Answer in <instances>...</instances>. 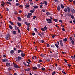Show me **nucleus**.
Listing matches in <instances>:
<instances>
[{
	"instance_id": "f8f14e48",
	"label": "nucleus",
	"mask_w": 75,
	"mask_h": 75,
	"mask_svg": "<svg viewBox=\"0 0 75 75\" xmlns=\"http://www.w3.org/2000/svg\"><path fill=\"white\" fill-rule=\"evenodd\" d=\"M25 24L26 25H27L28 27H29V25H30V23H29L25 22Z\"/></svg>"
},
{
	"instance_id": "423d86ee",
	"label": "nucleus",
	"mask_w": 75,
	"mask_h": 75,
	"mask_svg": "<svg viewBox=\"0 0 75 75\" xmlns=\"http://www.w3.org/2000/svg\"><path fill=\"white\" fill-rule=\"evenodd\" d=\"M14 67L16 69H18L19 68V66L18 65H17V64H14Z\"/></svg>"
},
{
	"instance_id": "e433bc0d",
	"label": "nucleus",
	"mask_w": 75,
	"mask_h": 75,
	"mask_svg": "<svg viewBox=\"0 0 75 75\" xmlns=\"http://www.w3.org/2000/svg\"><path fill=\"white\" fill-rule=\"evenodd\" d=\"M33 18L34 20H35V18H36V16H33Z\"/></svg>"
},
{
	"instance_id": "4468645a",
	"label": "nucleus",
	"mask_w": 75,
	"mask_h": 75,
	"mask_svg": "<svg viewBox=\"0 0 75 75\" xmlns=\"http://www.w3.org/2000/svg\"><path fill=\"white\" fill-rule=\"evenodd\" d=\"M62 40H63V41L66 42L67 41V38H65V39H62Z\"/></svg>"
},
{
	"instance_id": "72a5a7b5",
	"label": "nucleus",
	"mask_w": 75,
	"mask_h": 75,
	"mask_svg": "<svg viewBox=\"0 0 75 75\" xmlns=\"http://www.w3.org/2000/svg\"><path fill=\"white\" fill-rule=\"evenodd\" d=\"M18 19L19 20V21H21V18L20 17H18Z\"/></svg>"
},
{
	"instance_id": "13d9d810",
	"label": "nucleus",
	"mask_w": 75,
	"mask_h": 75,
	"mask_svg": "<svg viewBox=\"0 0 75 75\" xmlns=\"http://www.w3.org/2000/svg\"><path fill=\"white\" fill-rule=\"evenodd\" d=\"M28 14L30 16H32V13H28Z\"/></svg>"
},
{
	"instance_id": "603ef678",
	"label": "nucleus",
	"mask_w": 75,
	"mask_h": 75,
	"mask_svg": "<svg viewBox=\"0 0 75 75\" xmlns=\"http://www.w3.org/2000/svg\"><path fill=\"white\" fill-rule=\"evenodd\" d=\"M34 31L35 32H38V31L37 30V29H34Z\"/></svg>"
},
{
	"instance_id": "a19ab883",
	"label": "nucleus",
	"mask_w": 75,
	"mask_h": 75,
	"mask_svg": "<svg viewBox=\"0 0 75 75\" xmlns=\"http://www.w3.org/2000/svg\"><path fill=\"white\" fill-rule=\"evenodd\" d=\"M72 38L71 37H70V38H69V39L70 41L72 40Z\"/></svg>"
},
{
	"instance_id": "e2e57ef3",
	"label": "nucleus",
	"mask_w": 75,
	"mask_h": 75,
	"mask_svg": "<svg viewBox=\"0 0 75 75\" xmlns=\"http://www.w3.org/2000/svg\"><path fill=\"white\" fill-rule=\"evenodd\" d=\"M57 45H59V44H60V42H59L57 41Z\"/></svg>"
},
{
	"instance_id": "a18cd8bd",
	"label": "nucleus",
	"mask_w": 75,
	"mask_h": 75,
	"mask_svg": "<svg viewBox=\"0 0 75 75\" xmlns=\"http://www.w3.org/2000/svg\"><path fill=\"white\" fill-rule=\"evenodd\" d=\"M64 61H65V63H68L67 62V60L65 59H64Z\"/></svg>"
},
{
	"instance_id": "69168bd1",
	"label": "nucleus",
	"mask_w": 75,
	"mask_h": 75,
	"mask_svg": "<svg viewBox=\"0 0 75 75\" xmlns=\"http://www.w3.org/2000/svg\"><path fill=\"white\" fill-rule=\"evenodd\" d=\"M73 23H75V19H74V20L73 21Z\"/></svg>"
},
{
	"instance_id": "f704fd0d",
	"label": "nucleus",
	"mask_w": 75,
	"mask_h": 75,
	"mask_svg": "<svg viewBox=\"0 0 75 75\" xmlns=\"http://www.w3.org/2000/svg\"><path fill=\"white\" fill-rule=\"evenodd\" d=\"M56 74V72L54 71L52 73V75H54Z\"/></svg>"
},
{
	"instance_id": "a878e982",
	"label": "nucleus",
	"mask_w": 75,
	"mask_h": 75,
	"mask_svg": "<svg viewBox=\"0 0 75 75\" xmlns=\"http://www.w3.org/2000/svg\"><path fill=\"white\" fill-rule=\"evenodd\" d=\"M30 7V5H25V8H27V7Z\"/></svg>"
},
{
	"instance_id": "c756f323",
	"label": "nucleus",
	"mask_w": 75,
	"mask_h": 75,
	"mask_svg": "<svg viewBox=\"0 0 75 75\" xmlns=\"http://www.w3.org/2000/svg\"><path fill=\"white\" fill-rule=\"evenodd\" d=\"M44 3H45V5H47V4H48L47 2L46 1H44Z\"/></svg>"
},
{
	"instance_id": "5701e85b",
	"label": "nucleus",
	"mask_w": 75,
	"mask_h": 75,
	"mask_svg": "<svg viewBox=\"0 0 75 75\" xmlns=\"http://www.w3.org/2000/svg\"><path fill=\"white\" fill-rule=\"evenodd\" d=\"M40 56L44 58L45 57V55L43 54H40Z\"/></svg>"
},
{
	"instance_id": "4d7b16f0",
	"label": "nucleus",
	"mask_w": 75,
	"mask_h": 75,
	"mask_svg": "<svg viewBox=\"0 0 75 75\" xmlns=\"http://www.w3.org/2000/svg\"><path fill=\"white\" fill-rule=\"evenodd\" d=\"M61 53L64 54H65V53L64 52H61Z\"/></svg>"
},
{
	"instance_id": "f03ea898",
	"label": "nucleus",
	"mask_w": 75,
	"mask_h": 75,
	"mask_svg": "<svg viewBox=\"0 0 75 75\" xmlns=\"http://www.w3.org/2000/svg\"><path fill=\"white\" fill-rule=\"evenodd\" d=\"M10 36V34L9 33H8L6 35V37H5V38L6 40H9V37Z\"/></svg>"
},
{
	"instance_id": "3c124183",
	"label": "nucleus",
	"mask_w": 75,
	"mask_h": 75,
	"mask_svg": "<svg viewBox=\"0 0 75 75\" xmlns=\"http://www.w3.org/2000/svg\"><path fill=\"white\" fill-rule=\"evenodd\" d=\"M41 69L43 71H44L45 70V68L42 67V68Z\"/></svg>"
},
{
	"instance_id": "58836bf2",
	"label": "nucleus",
	"mask_w": 75,
	"mask_h": 75,
	"mask_svg": "<svg viewBox=\"0 0 75 75\" xmlns=\"http://www.w3.org/2000/svg\"><path fill=\"white\" fill-rule=\"evenodd\" d=\"M18 29V31L19 33H20L21 31H20V30L19 29Z\"/></svg>"
},
{
	"instance_id": "774afa93",
	"label": "nucleus",
	"mask_w": 75,
	"mask_h": 75,
	"mask_svg": "<svg viewBox=\"0 0 75 75\" xmlns=\"http://www.w3.org/2000/svg\"><path fill=\"white\" fill-rule=\"evenodd\" d=\"M62 30L64 31H65V29H62Z\"/></svg>"
},
{
	"instance_id": "9d476101",
	"label": "nucleus",
	"mask_w": 75,
	"mask_h": 75,
	"mask_svg": "<svg viewBox=\"0 0 75 75\" xmlns=\"http://www.w3.org/2000/svg\"><path fill=\"white\" fill-rule=\"evenodd\" d=\"M12 34L13 35H15L16 34V31H12Z\"/></svg>"
},
{
	"instance_id": "2f4dec72",
	"label": "nucleus",
	"mask_w": 75,
	"mask_h": 75,
	"mask_svg": "<svg viewBox=\"0 0 75 75\" xmlns=\"http://www.w3.org/2000/svg\"><path fill=\"white\" fill-rule=\"evenodd\" d=\"M35 33H32V35L33 36H35Z\"/></svg>"
},
{
	"instance_id": "ea45409f",
	"label": "nucleus",
	"mask_w": 75,
	"mask_h": 75,
	"mask_svg": "<svg viewBox=\"0 0 75 75\" xmlns=\"http://www.w3.org/2000/svg\"><path fill=\"white\" fill-rule=\"evenodd\" d=\"M54 21L55 22H57V21H58V19H54Z\"/></svg>"
},
{
	"instance_id": "c85d7f7f",
	"label": "nucleus",
	"mask_w": 75,
	"mask_h": 75,
	"mask_svg": "<svg viewBox=\"0 0 75 75\" xmlns=\"http://www.w3.org/2000/svg\"><path fill=\"white\" fill-rule=\"evenodd\" d=\"M20 4L18 3H16V6H19V5H20Z\"/></svg>"
},
{
	"instance_id": "864d4df0",
	"label": "nucleus",
	"mask_w": 75,
	"mask_h": 75,
	"mask_svg": "<svg viewBox=\"0 0 75 75\" xmlns=\"http://www.w3.org/2000/svg\"><path fill=\"white\" fill-rule=\"evenodd\" d=\"M6 11H9V9L8 8H7L6 9Z\"/></svg>"
},
{
	"instance_id": "2eb2a0df",
	"label": "nucleus",
	"mask_w": 75,
	"mask_h": 75,
	"mask_svg": "<svg viewBox=\"0 0 75 75\" xmlns=\"http://www.w3.org/2000/svg\"><path fill=\"white\" fill-rule=\"evenodd\" d=\"M57 9V10L58 11H60V10H61V8L60 7V6H58Z\"/></svg>"
},
{
	"instance_id": "6e6552de",
	"label": "nucleus",
	"mask_w": 75,
	"mask_h": 75,
	"mask_svg": "<svg viewBox=\"0 0 75 75\" xmlns=\"http://www.w3.org/2000/svg\"><path fill=\"white\" fill-rule=\"evenodd\" d=\"M10 63H8V62H7L5 64V65H6V66L7 67H8L10 66Z\"/></svg>"
},
{
	"instance_id": "473e14b6",
	"label": "nucleus",
	"mask_w": 75,
	"mask_h": 75,
	"mask_svg": "<svg viewBox=\"0 0 75 75\" xmlns=\"http://www.w3.org/2000/svg\"><path fill=\"white\" fill-rule=\"evenodd\" d=\"M17 24H18V25H19V26H21V23L19 22Z\"/></svg>"
},
{
	"instance_id": "1a4fd4ad",
	"label": "nucleus",
	"mask_w": 75,
	"mask_h": 75,
	"mask_svg": "<svg viewBox=\"0 0 75 75\" xmlns=\"http://www.w3.org/2000/svg\"><path fill=\"white\" fill-rule=\"evenodd\" d=\"M71 11L73 13H75V10L74 9H71Z\"/></svg>"
},
{
	"instance_id": "79ce46f5",
	"label": "nucleus",
	"mask_w": 75,
	"mask_h": 75,
	"mask_svg": "<svg viewBox=\"0 0 75 75\" xmlns=\"http://www.w3.org/2000/svg\"><path fill=\"white\" fill-rule=\"evenodd\" d=\"M49 44H47V45H46V47H49Z\"/></svg>"
},
{
	"instance_id": "49530a36",
	"label": "nucleus",
	"mask_w": 75,
	"mask_h": 75,
	"mask_svg": "<svg viewBox=\"0 0 75 75\" xmlns=\"http://www.w3.org/2000/svg\"><path fill=\"white\" fill-rule=\"evenodd\" d=\"M23 64H24V65L25 66H27V64H26V63H25V62H23Z\"/></svg>"
},
{
	"instance_id": "aec40b11",
	"label": "nucleus",
	"mask_w": 75,
	"mask_h": 75,
	"mask_svg": "<svg viewBox=\"0 0 75 75\" xmlns=\"http://www.w3.org/2000/svg\"><path fill=\"white\" fill-rule=\"evenodd\" d=\"M37 66L39 68H41V65L40 64H37Z\"/></svg>"
},
{
	"instance_id": "dca6fc26",
	"label": "nucleus",
	"mask_w": 75,
	"mask_h": 75,
	"mask_svg": "<svg viewBox=\"0 0 75 75\" xmlns=\"http://www.w3.org/2000/svg\"><path fill=\"white\" fill-rule=\"evenodd\" d=\"M61 8H62V9H63V8H64V5H62V4H61Z\"/></svg>"
},
{
	"instance_id": "bb28decb",
	"label": "nucleus",
	"mask_w": 75,
	"mask_h": 75,
	"mask_svg": "<svg viewBox=\"0 0 75 75\" xmlns=\"http://www.w3.org/2000/svg\"><path fill=\"white\" fill-rule=\"evenodd\" d=\"M37 69V67H33V70H35L36 69Z\"/></svg>"
},
{
	"instance_id": "20e7f679",
	"label": "nucleus",
	"mask_w": 75,
	"mask_h": 75,
	"mask_svg": "<svg viewBox=\"0 0 75 75\" xmlns=\"http://www.w3.org/2000/svg\"><path fill=\"white\" fill-rule=\"evenodd\" d=\"M46 20L47 21V22L48 23H52V22L51 21H52V20L50 19H46Z\"/></svg>"
},
{
	"instance_id": "8fccbe9b",
	"label": "nucleus",
	"mask_w": 75,
	"mask_h": 75,
	"mask_svg": "<svg viewBox=\"0 0 75 75\" xmlns=\"http://www.w3.org/2000/svg\"><path fill=\"white\" fill-rule=\"evenodd\" d=\"M41 34H42V35H44V33H43V32H42L41 33Z\"/></svg>"
},
{
	"instance_id": "052dcab7",
	"label": "nucleus",
	"mask_w": 75,
	"mask_h": 75,
	"mask_svg": "<svg viewBox=\"0 0 75 75\" xmlns=\"http://www.w3.org/2000/svg\"><path fill=\"white\" fill-rule=\"evenodd\" d=\"M42 35L40 33H38V35L40 36H42Z\"/></svg>"
},
{
	"instance_id": "a211bd4d",
	"label": "nucleus",
	"mask_w": 75,
	"mask_h": 75,
	"mask_svg": "<svg viewBox=\"0 0 75 75\" xmlns=\"http://www.w3.org/2000/svg\"><path fill=\"white\" fill-rule=\"evenodd\" d=\"M4 4H5V3H4V2L3 1L2 2V4H1V5L3 7H4Z\"/></svg>"
},
{
	"instance_id": "338daca9",
	"label": "nucleus",
	"mask_w": 75,
	"mask_h": 75,
	"mask_svg": "<svg viewBox=\"0 0 75 75\" xmlns=\"http://www.w3.org/2000/svg\"><path fill=\"white\" fill-rule=\"evenodd\" d=\"M59 22H60V23H62V21L61 20H59Z\"/></svg>"
},
{
	"instance_id": "6e6d98bb",
	"label": "nucleus",
	"mask_w": 75,
	"mask_h": 75,
	"mask_svg": "<svg viewBox=\"0 0 75 75\" xmlns=\"http://www.w3.org/2000/svg\"><path fill=\"white\" fill-rule=\"evenodd\" d=\"M46 61H47V62L50 61V59H46Z\"/></svg>"
},
{
	"instance_id": "0e129e2a",
	"label": "nucleus",
	"mask_w": 75,
	"mask_h": 75,
	"mask_svg": "<svg viewBox=\"0 0 75 75\" xmlns=\"http://www.w3.org/2000/svg\"><path fill=\"white\" fill-rule=\"evenodd\" d=\"M39 62H42V60H41V59H40L39 61Z\"/></svg>"
},
{
	"instance_id": "393cba45",
	"label": "nucleus",
	"mask_w": 75,
	"mask_h": 75,
	"mask_svg": "<svg viewBox=\"0 0 75 75\" xmlns=\"http://www.w3.org/2000/svg\"><path fill=\"white\" fill-rule=\"evenodd\" d=\"M21 50H18V53H20L21 52Z\"/></svg>"
},
{
	"instance_id": "7ed1b4c3",
	"label": "nucleus",
	"mask_w": 75,
	"mask_h": 75,
	"mask_svg": "<svg viewBox=\"0 0 75 75\" xmlns=\"http://www.w3.org/2000/svg\"><path fill=\"white\" fill-rule=\"evenodd\" d=\"M21 57L20 56H18V58H16V61L17 62H19L20 60L21 59Z\"/></svg>"
},
{
	"instance_id": "0eeeda50",
	"label": "nucleus",
	"mask_w": 75,
	"mask_h": 75,
	"mask_svg": "<svg viewBox=\"0 0 75 75\" xmlns=\"http://www.w3.org/2000/svg\"><path fill=\"white\" fill-rule=\"evenodd\" d=\"M60 45H61V46L62 47H63V44L62 43V40H61L60 41Z\"/></svg>"
},
{
	"instance_id": "37998d69",
	"label": "nucleus",
	"mask_w": 75,
	"mask_h": 75,
	"mask_svg": "<svg viewBox=\"0 0 75 75\" xmlns=\"http://www.w3.org/2000/svg\"><path fill=\"white\" fill-rule=\"evenodd\" d=\"M71 57L73 59H75V58L73 56H71Z\"/></svg>"
},
{
	"instance_id": "09e8293b",
	"label": "nucleus",
	"mask_w": 75,
	"mask_h": 75,
	"mask_svg": "<svg viewBox=\"0 0 75 75\" xmlns=\"http://www.w3.org/2000/svg\"><path fill=\"white\" fill-rule=\"evenodd\" d=\"M30 12L31 13H34V11L33 10H32L30 11Z\"/></svg>"
},
{
	"instance_id": "de8ad7c7",
	"label": "nucleus",
	"mask_w": 75,
	"mask_h": 75,
	"mask_svg": "<svg viewBox=\"0 0 75 75\" xmlns=\"http://www.w3.org/2000/svg\"><path fill=\"white\" fill-rule=\"evenodd\" d=\"M62 73L66 75L67 74V73L65 72H64V71H62Z\"/></svg>"
},
{
	"instance_id": "9b49d317",
	"label": "nucleus",
	"mask_w": 75,
	"mask_h": 75,
	"mask_svg": "<svg viewBox=\"0 0 75 75\" xmlns=\"http://www.w3.org/2000/svg\"><path fill=\"white\" fill-rule=\"evenodd\" d=\"M10 53H11V54H13V53H14V50H12L10 51Z\"/></svg>"
},
{
	"instance_id": "4be33fe9",
	"label": "nucleus",
	"mask_w": 75,
	"mask_h": 75,
	"mask_svg": "<svg viewBox=\"0 0 75 75\" xmlns=\"http://www.w3.org/2000/svg\"><path fill=\"white\" fill-rule=\"evenodd\" d=\"M9 22L10 23V24H11V25H14V24H13V22H11L10 21H9Z\"/></svg>"
},
{
	"instance_id": "b1692460",
	"label": "nucleus",
	"mask_w": 75,
	"mask_h": 75,
	"mask_svg": "<svg viewBox=\"0 0 75 75\" xmlns=\"http://www.w3.org/2000/svg\"><path fill=\"white\" fill-rule=\"evenodd\" d=\"M26 16L27 18H30V16L28 15V14Z\"/></svg>"
},
{
	"instance_id": "6ab92c4d",
	"label": "nucleus",
	"mask_w": 75,
	"mask_h": 75,
	"mask_svg": "<svg viewBox=\"0 0 75 75\" xmlns=\"http://www.w3.org/2000/svg\"><path fill=\"white\" fill-rule=\"evenodd\" d=\"M58 44H55V46H56V48H58V47H58Z\"/></svg>"
},
{
	"instance_id": "680f3d73",
	"label": "nucleus",
	"mask_w": 75,
	"mask_h": 75,
	"mask_svg": "<svg viewBox=\"0 0 75 75\" xmlns=\"http://www.w3.org/2000/svg\"><path fill=\"white\" fill-rule=\"evenodd\" d=\"M26 69V70H31V69H30V68H28V69Z\"/></svg>"
},
{
	"instance_id": "5fc2aeb1",
	"label": "nucleus",
	"mask_w": 75,
	"mask_h": 75,
	"mask_svg": "<svg viewBox=\"0 0 75 75\" xmlns=\"http://www.w3.org/2000/svg\"><path fill=\"white\" fill-rule=\"evenodd\" d=\"M7 3H8V4H10V5H11L12 4L11 3H10V2H7Z\"/></svg>"
},
{
	"instance_id": "c9c22d12",
	"label": "nucleus",
	"mask_w": 75,
	"mask_h": 75,
	"mask_svg": "<svg viewBox=\"0 0 75 75\" xmlns=\"http://www.w3.org/2000/svg\"><path fill=\"white\" fill-rule=\"evenodd\" d=\"M51 47L53 48H54L55 47V46L54 45H51Z\"/></svg>"
},
{
	"instance_id": "c03bdc74",
	"label": "nucleus",
	"mask_w": 75,
	"mask_h": 75,
	"mask_svg": "<svg viewBox=\"0 0 75 75\" xmlns=\"http://www.w3.org/2000/svg\"><path fill=\"white\" fill-rule=\"evenodd\" d=\"M71 17L72 19H74V16H73V15H71Z\"/></svg>"
},
{
	"instance_id": "4c0bfd02",
	"label": "nucleus",
	"mask_w": 75,
	"mask_h": 75,
	"mask_svg": "<svg viewBox=\"0 0 75 75\" xmlns=\"http://www.w3.org/2000/svg\"><path fill=\"white\" fill-rule=\"evenodd\" d=\"M54 1L56 2V3H58V0H54Z\"/></svg>"
},
{
	"instance_id": "f257e3e1",
	"label": "nucleus",
	"mask_w": 75,
	"mask_h": 75,
	"mask_svg": "<svg viewBox=\"0 0 75 75\" xmlns=\"http://www.w3.org/2000/svg\"><path fill=\"white\" fill-rule=\"evenodd\" d=\"M64 11H65V13H67L68 12L69 13H70V8L68 7H67V8H65L64 9Z\"/></svg>"
},
{
	"instance_id": "f3484780",
	"label": "nucleus",
	"mask_w": 75,
	"mask_h": 75,
	"mask_svg": "<svg viewBox=\"0 0 75 75\" xmlns=\"http://www.w3.org/2000/svg\"><path fill=\"white\" fill-rule=\"evenodd\" d=\"M33 7H34L35 8H38V6L37 5L34 6H33Z\"/></svg>"
},
{
	"instance_id": "412c9836",
	"label": "nucleus",
	"mask_w": 75,
	"mask_h": 75,
	"mask_svg": "<svg viewBox=\"0 0 75 75\" xmlns=\"http://www.w3.org/2000/svg\"><path fill=\"white\" fill-rule=\"evenodd\" d=\"M14 13L15 14H18V13H17V11H14Z\"/></svg>"
},
{
	"instance_id": "39448f33",
	"label": "nucleus",
	"mask_w": 75,
	"mask_h": 75,
	"mask_svg": "<svg viewBox=\"0 0 75 75\" xmlns=\"http://www.w3.org/2000/svg\"><path fill=\"white\" fill-rule=\"evenodd\" d=\"M2 61L3 62H9V61L8 60L6 59H3Z\"/></svg>"
},
{
	"instance_id": "cd10ccee",
	"label": "nucleus",
	"mask_w": 75,
	"mask_h": 75,
	"mask_svg": "<svg viewBox=\"0 0 75 75\" xmlns=\"http://www.w3.org/2000/svg\"><path fill=\"white\" fill-rule=\"evenodd\" d=\"M47 29H41V30L44 31L45 30H46Z\"/></svg>"
},
{
	"instance_id": "7c9ffc66",
	"label": "nucleus",
	"mask_w": 75,
	"mask_h": 75,
	"mask_svg": "<svg viewBox=\"0 0 75 75\" xmlns=\"http://www.w3.org/2000/svg\"><path fill=\"white\" fill-rule=\"evenodd\" d=\"M8 71H11L12 70V68H9L8 69Z\"/></svg>"
},
{
	"instance_id": "bf43d9fd",
	"label": "nucleus",
	"mask_w": 75,
	"mask_h": 75,
	"mask_svg": "<svg viewBox=\"0 0 75 75\" xmlns=\"http://www.w3.org/2000/svg\"><path fill=\"white\" fill-rule=\"evenodd\" d=\"M72 44L73 45L74 44V41L73 40H72Z\"/></svg>"
},
{
	"instance_id": "ddd939ff",
	"label": "nucleus",
	"mask_w": 75,
	"mask_h": 75,
	"mask_svg": "<svg viewBox=\"0 0 75 75\" xmlns=\"http://www.w3.org/2000/svg\"><path fill=\"white\" fill-rule=\"evenodd\" d=\"M21 56L22 57H24L25 56V54H24L22 53V52L21 53Z\"/></svg>"
}]
</instances>
